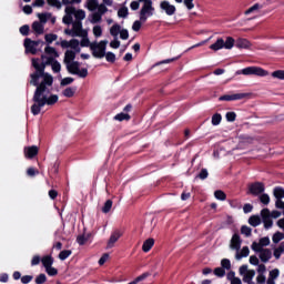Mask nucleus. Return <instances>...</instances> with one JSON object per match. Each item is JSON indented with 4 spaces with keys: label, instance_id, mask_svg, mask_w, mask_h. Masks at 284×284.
Masks as SVG:
<instances>
[{
    "label": "nucleus",
    "instance_id": "57",
    "mask_svg": "<svg viewBox=\"0 0 284 284\" xmlns=\"http://www.w3.org/2000/svg\"><path fill=\"white\" fill-rule=\"evenodd\" d=\"M260 201L261 203H263L264 205H270V195L268 194H262L260 195Z\"/></svg>",
    "mask_w": 284,
    "mask_h": 284
},
{
    "label": "nucleus",
    "instance_id": "50",
    "mask_svg": "<svg viewBox=\"0 0 284 284\" xmlns=\"http://www.w3.org/2000/svg\"><path fill=\"white\" fill-rule=\"evenodd\" d=\"M221 265L223 270H231L232 268V263L227 258H223L221 261Z\"/></svg>",
    "mask_w": 284,
    "mask_h": 284
},
{
    "label": "nucleus",
    "instance_id": "16",
    "mask_svg": "<svg viewBox=\"0 0 284 284\" xmlns=\"http://www.w3.org/2000/svg\"><path fill=\"white\" fill-rule=\"evenodd\" d=\"M250 193L254 196H258V194H263L265 192V185L261 182H255L248 186Z\"/></svg>",
    "mask_w": 284,
    "mask_h": 284
},
{
    "label": "nucleus",
    "instance_id": "27",
    "mask_svg": "<svg viewBox=\"0 0 284 284\" xmlns=\"http://www.w3.org/2000/svg\"><path fill=\"white\" fill-rule=\"evenodd\" d=\"M44 26L45 24H43L39 21H36L32 23V30H33V32H36V34H43Z\"/></svg>",
    "mask_w": 284,
    "mask_h": 284
},
{
    "label": "nucleus",
    "instance_id": "58",
    "mask_svg": "<svg viewBox=\"0 0 284 284\" xmlns=\"http://www.w3.org/2000/svg\"><path fill=\"white\" fill-rule=\"evenodd\" d=\"M45 281H48V277L45 276V274H40L36 277L37 284H43L45 283Z\"/></svg>",
    "mask_w": 284,
    "mask_h": 284
},
{
    "label": "nucleus",
    "instance_id": "37",
    "mask_svg": "<svg viewBox=\"0 0 284 284\" xmlns=\"http://www.w3.org/2000/svg\"><path fill=\"white\" fill-rule=\"evenodd\" d=\"M51 65L52 72L59 73L61 72V63L57 60H53L52 62L49 63Z\"/></svg>",
    "mask_w": 284,
    "mask_h": 284
},
{
    "label": "nucleus",
    "instance_id": "34",
    "mask_svg": "<svg viewBox=\"0 0 284 284\" xmlns=\"http://www.w3.org/2000/svg\"><path fill=\"white\" fill-rule=\"evenodd\" d=\"M92 33L95 37V39H101V37H103V28H101V26L97 24L93 27Z\"/></svg>",
    "mask_w": 284,
    "mask_h": 284
},
{
    "label": "nucleus",
    "instance_id": "49",
    "mask_svg": "<svg viewBox=\"0 0 284 284\" xmlns=\"http://www.w3.org/2000/svg\"><path fill=\"white\" fill-rule=\"evenodd\" d=\"M110 210H112V200H108L105 203H104V206L102 207V212L104 214H108V212H110Z\"/></svg>",
    "mask_w": 284,
    "mask_h": 284
},
{
    "label": "nucleus",
    "instance_id": "44",
    "mask_svg": "<svg viewBox=\"0 0 284 284\" xmlns=\"http://www.w3.org/2000/svg\"><path fill=\"white\" fill-rule=\"evenodd\" d=\"M283 239H284V234L281 232H276L273 235L272 241H273V243H281V241H283Z\"/></svg>",
    "mask_w": 284,
    "mask_h": 284
},
{
    "label": "nucleus",
    "instance_id": "55",
    "mask_svg": "<svg viewBox=\"0 0 284 284\" xmlns=\"http://www.w3.org/2000/svg\"><path fill=\"white\" fill-rule=\"evenodd\" d=\"M241 234H244V236H252V229L244 225L241 227Z\"/></svg>",
    "mask_w": 284,
    "mask_h": 284
},
{
    "label": "nucleus",
    "instance_id": "29",
    "mask_svg": "<svg viewBox=\"0 0 284 284\" xmlns=\"http://www.w3.org/2000/svg\"><path fill=\"white\" fill-rule=\"evenodd\" d=\"M247 256H250V247L244 246V247L241 250V252H237V253H236L235 258H236L237 261H241V258H245V257H247Z\"/></svg>",
    "mask_w": 284,
    "mask_h": 284
},
{
    "label": "nucleus",
    "instance_id": "62",
    "mask_svg": "<svg viewBox=\"0 0 284 284\" xmlns=\"http://www.w3.org/2000/svg\"><path fill=\"white\" fill-rule=\"evenodd\" d=\"M265 230H270L274 225V222L272 221V217H268L266 220H263Z\"/></svg>",
    "mask_w": 284,
    "mask_h": 284
},
{
    "label": "nucleus",
    "instance_id": "61",
    "mask_svg": "<svg viewBox=\"0 0 284 284\" xmlns=\"http://www.w3.org/2000/svg\"><path fill=\"white\" fill-rule=\"evenodd\" d=\"M74 83V78H64L61 80L60 85H70Z\"/></svg>",
    "mask_w": 284,
    "mask_h": 284
},
{
    "label": "nucleus",
    "instance_id": "52",
    "mask_svg": "<svg viewBox=\"0 0 284 284\" xmlns=\"http://www.w3.org/2000/svg\"><path fill=\"white\" fill-rule=\"evenodd\" d=\"M261 216H262L263 221L266 219H272V212H270L268 209H263L261 211Z\"/></svg>",
    "mask_w": 284,
    "mask_h": 284
},
{
    "label": "nucleus",
    "instance_id": "63",
    "mask_svg": "<svg viewBox=\"0 0 284 284\" xmlns=\"http://www.w3.org/2000/svg\"><path fill=\"white\" fill-rule=\"evenodd\" d=\"M77 242L79 245H85V243H88V237L85 235H79Z\"/></svg>",
    "mask_w": 284,
    "mask_h": 284
},
{
    "label": "nucleus",
    "instance_id": "41",
    "mask_svg": "<svg viewBox=\"0 0 284 284\" xmlns=\"http://www.w3.org/2000/svg\"><path fill=\"white\" fill-rule=\"evenodd\" d=\"M44 39H45L47 43H52V42L57 41V39H59V37L54 33H48L44 36Z\"/></svg>",
    "mask_w": 284,
    "mask_h": 284
},
{
    "label": "nucleus",
    "instance_id": "4",
    "mask_svg": "<svg viewBox=\"0 0 284 284\" xmlns=\"http://www.w3.org/2000/svg\"><path fill=\"white\" fill-rule=\"evenodd\" d=\"M236 43V40L232 37H226L225 41L223 38H219L213 44L210 45V50H213L214 52H219V50H232L234 48V44Z\"/></svg>",
    "mask_w": 284,
    "mask_h": 284
},
{
    "label": "nucleus",
    "instance_id": "40",
    "mask_svg": "<svg viewBox=\"0 0 284 284\" xmlns=\"http://www.w3.org/2000/svg\"><path fill=\"white\" fill-rule=\"evenodd\" d=\"M71 255H72V251L64 250V251L60 252L59 258H60V261H65V258H68Z\"/></svg>",
    "mask_w": 284,
    "mask_h": 284
},
{
    "label": "nucleus",
    "instance_id": "1",
    "mask_svg": "<svg viewBox=\"0 0 284 284\" xmlns=\"http://www.w3.org/2000/svg\"><path fill=\"white\" fill-rule=\"evenodd\" d=\"M32 65L36 72L31 73L30 84L36 85V92L33 94V104L31 112L37 116L41 113L44 105H54L59 101V95L52 94V85L54 83V77L45 72L43 65H39V59H32Z\"/></svg>",
    "mask_w": 284,
    "mask_h": 284
},
{
    "label": "nucleus",
    "instance_id": "51",
    "mask_svg": "<svg viewBox=\"0 0 284 284\" xmlns=\"http://www.w3.org/2000/svg\"><path fill=\"white\" fill-rule=\"evenodd\" d=\"M45 272L49 276H57V274H59V271H57V268L51 266H47Z\"/></svg>",
    "mask_w": 284,
    "mask_h": 284
},
{
    "label": "nucleus",
    "instance_id": "23",
    "mask_svg": "<svg viewBox=\"0 0 284 284\" xmlns=\"http://www.w3.org/2000/svg\"><path fill=\"white\" fill-rule=\"evenodd\" d=\"M84 8H87L89 12H94V10L101 8V4H99V0H87Z\"/></svg>",
    "mask_w": 284,
    "mask_h": 284
},
{
    "label": "nucleus",
    "instance_id": "32",
    "mask_svg": "<svg viewBox=\"0 0 284 284\" xmlns=\"http://www.w3.org/2000/svg\"><path fill=\"white\" fill-rule=\"evenodd\" d=\"M73 17H75L77 21H83L85 19V11L83 9H74Z\"/></svg>",
    "mask_w": 284,
    "mask_h": 284
},
{
    "label": "nucleus",
    "instance_id": "10",
    "mask_svg": "<svg viewBox=\"0 0 284 284\" xmlns=\"http://www.w3.org/2000/svg\"><path fill=\"white\" fill-rule=\"evenodd\" d=\"M105 12H108V7H105V4H100L99 10L90 16V23H92L93 26L97 23H101V21L103 20V14H105Z\"/></svg>",
    "mask_w": 284,
    "mask_h": 284
},
{
    "label": "nucleus",
    "instance_id": "47",
    "mask_svg": "<svg viewBox=\"0 0 284 284\" xmlns=\"http://www.w3.org/2000/svg\"><path fill=\"white\" fill-rule=\"evenodd\" d=\"M110 48H112L113 50H119V48H121V41H119V38H114L110 42Z\"/></svg>",
    "mask_w": 284,
    "mask_h": 284
},
{
    "label": "nucleus",
    "instance_id": "19",
    "mask_svg": "<svg viewBox=\"0 0 284 284\" xmlns=\"http://www.w3.org/2000/svg\"><path fill=\"white\" fill-rule=\"evenodd\" d=\"M267 245H270V237H262L260 239L258 242H253L251 247L253 251H258V250H265Z\"/></svg>",
    "mask_w": 284,
    "mask_h": 284
},
{
    "label": "nucleus",
    "instance_id": "3",
    "mask_svg": "<svg viewBox=\"0 0 284 284\" xmlns=\"http://www.w3.org/2000/svg\"><path fill=\"white\" fill-rule=\"evenodd\" d=\"M140 3H142L141 9L139 11V19L142 22H145L150 19V17H154V3L152 0H138Z\"/></svg>",
    "mask_w": 284,
    "mask_h": 284
},
{
    "label": "nucleus",
    "instance_id": "18",
    "mask_svg": "<svg viewBox=\"0 0 284 284\" xmlns=\"http://www.w3.org/2000/svg\"><path fill=\"white\" fill-rule=\"evenodd\" d=\"M253 252H256L258 254V258L262 261V263H267L272 258V250L270 248H261Z\"/></svg>",
    "mask_w": 284,
    "mask_h": 284
},
{
    "label": "nucleus",
    "instance_id": "20",
    "mask_svg": "<svg viewBox=\"0 0 284 284\" xmlns=\"http://www.w3.org/2000/svg\"><path fill=\"white\" fill-rule=\"evenodd\" d=\"M65 14L62 18L63 23H65V26H70V23H72L73 18L72 16H74V7L72 6H68L64 10Z\"/></svg>",
    "mask_w": 284,
    "mask_h": 284
},
{
    "label": "nucleus",
    "instance_id": "36",
    "mask_svg": "<svg viewBox=\"0 0 284 284\" xmlns=\"http://www.w3.org/2000/svg\"><path fill=\"white\" fill-rule=\"evenodd\" d=\"M250 225L253 227H258V224L261 223V216L258 215H253L248 219Z\"/></svg>",
    "mask_w": 284,
    "mask_h": 284
},
{
    "label": "nucleus",
    "instance_id": "25",
    "mask_svg": "<svg viewBox=\"0 0 284 284\" xmlns=\"http://www.w3.org/2000/svg\"><path fill=\"white\" fill-rule=\"evenodd\" d=\"M236 48L247 50L252 47V43L247 39L239 38L235 43Z\"/></svg>",
    "mask_w": 284,
    "mask_h": 284
},
{
    "label": "nucleus",
    "instance_id": "45",
    "mask_svg": "<svg viewBox=\"0 0 284 284\" xmlns=\"http://www.w3.org/2000/svg\"><path fill=\"white\" fill-rule=\"evenodd\" d=\"M128 14H129L128 7H122L118 11V17H120L121 19H125Z\"/></svg>",
    "mask_w": 284,
    "mask_h": 284
},
{
    "label": "nucleus",
    "instance_id": "14",
    "mask_svg": "<svg viewBox=\"0 0 284 284\" xmlns=\"http://www.w3.org/2000/svg\"><path fill=\"white\" fill-rule=\"evenodd\" d=\"M121 236H123V232L119 230H115L113 233H111L110 239L106 243V250H112V247L116 245V241H119Z\"/></svg>",
    "mask_w": 284,
    "mask_h": 284
},
{
    "label": "nucleus",
    "instance_id": "38",
    "mask_svg": "<svg viewBox=\"0 0 284 284\" xmlns=\"http://www.w3.org/2000/svg\"><path fill=\"white\" fill-rule=\"evenodd\" d=\"M221 121H223V116L220 113L213 114L211 120L212 125H221Z\"/></svg>",
    "mask_w": 284,
    "mask_h": 284
},
{
    "label": "nucleus",
    "instance_id": "54",
    "mask_svg": "<svg viewBox=\"0 0 284 284\" xmlns=\"http://www.w3.org/2000/svg\"><path fill=\"white\" fill-rule=\"evenodd\" d=\"M120 39H122L123 41H128V39H130V33L128 32V29L120 30Z\"/></svg>",
    "mask_w": 284,
    "mask_h": 284
},
{
    "label": "nucleus",
    "instance_id": "39",
    "mask_svg": "<svg viewBox=\"0 0 284 284\" xmlns=\"http://www.w3.org/2000/svg\"><path fill=\"white\" fill-rule=\"evenodd\" d=\"M114 120L115 121H130V114H128V113H118L114 116Z\"/></svg>",
    "mask_w": 284,
    "mask_h": 284
},
{
    "label": "nucleus",
    "instance_id": "53",
    "mask_svg": "<svg viewBox=\"0 0 284 284\" xmlns=\"http://www.w3.org/2000/svg\"><path fill=\"white\" fill-rule=\"evenodd\" d=\"M256 10H261V4L255 3L254 6H252L251 8H248L244 14H252V12H256Z\"/></svg>",
    "mask_w": 284,
    "mask_h": 284
},
{
    "label": "nucleus",
    "instance_id": "31",
    "mask_svg": "<svg viewBox=\"0 0 284 284\" xmlns=\"http://www.w3.org/2000/svg\"><path fill=\"white\" fill-rule=\"evenodd\" d=\"M41 263L45 270L47 267L52 266V264L54 263V260L52 258V256L45 255L44 257H42Z\"/></svg>",
    "mask_w": 284,
    "mask_h": 284
},
{
    "label": "nucleus",
    "instance_id": "35",
    "mask_svg": "<svg viewBox=\"0 0 284 284\" xmlns=\"http://www.w3.org/2000/svg\"><path fill=\"white\" fill-rule=\"evenodd\" d=\"M273 194L276 200H283L284 199V189L281 186H277L274 189Z\"/></svg>",
    "mask_w": 284,
    "mask_h": 284
},
{
    "label": "nucleus",
    "instance_id": "24",
    "mask_svg": "<svg viewBox=\"0 0 284 284\" xmlns=\"http://www.w3.org/2000/svg\"><path fill=\"white\" fill-rule=\"evenodd\" d=\"M37 154H39V148L37 146H29L24 149V156L27 159H33Z\"/></svg>",
    "mask_w": 284,
    "mask_h": 284
},
{
    "label": "nucleus",
    "instance_id": "12",
    "mask_svg": "<svg viewBox=\"0 0 284 284\" xmlns=\"http://www.w3.org/2000/svg\"><path fill=\"white\" fill-rule=\"evenodd\" d=\"M49 6H52L53 8H57L58 10H61L62 6H72V3H81V0H47Z\"/></svg>",
    "mask_w": 284,
    "mask_h": 284
},
{
    "label": "nucleus",
    "instance_id": "26",
    "mask_svg": "<svg viewBox=\"0 0 284 284\" xmlns=\"http://www.w3.org/2000/svg\"><path fill=\"white\" fill-rule=\"evenodd\" d=\"M120 33H121V24L115 23L110 28V34L113 39H118Z\"/></svg>",
    "mask_w": 284,
    "mask_h": 284
},
{
    "label": "nucleus",
    "instance_id": "7",
    "mask_svg": "<svg viewBox=\"0 0 284 284\" xmlns=\"http://www.w3.org/2000/svg\"><path fill=\"white\" fill-rule=\"evenodd\" d=\"M108 48V40H101L100 42H91L90 50L95 59H103L105 57V50Z\"/></svg>",
    "mask_w": 284,
    "mask_h": 284
},
{
    "label": "nucleus",
    "instance_id": "48",
    "mask_svg": "<svg viewBox=\"0 0 284 284\" xmlns=\"http://www.w3.org/2000/svg\"><path fill=\"white\" fill-rule=\"evenodd\" d=\"M214 196H215V199H217V201H225V199H226L225 192H223L221 190L215 191Z\"/></svg>",
    "mask_w": 284,
    "mask_h": 284
},
{
    "label": "nucleus",
    "instance_id": "5",
    "mask_svg": "<svg viewBox=\"0 0 284 284\" xmlns=\"http://www.w3.org/2000/svg\"><path fill=\"white\" fill-rule=\"evenodd\" d=\"M248 262L251 265H257L256 272V284H265V274L267 273V266L265 264H258V257L251 255Z\"/></svg>",
    "mask_w": 284,
    "mask_h": 284
},
{
    "label": "nucleus",
    "instance_id": "59",
    "mask_svg": "<svg viewBox=\"0 0 284 284\" xmlns=\"http://www.w3.org/2000/svg\"><path fill=\"white\" fill-rule=\"evenodd\" d=\"M225 116H226V121H229L230 123H233V121H236L235 112H227Z\"/></svg>",
    "mask_w": 284,
    "mask_h": 284
},
{
    "label": "nucleus",
    "instance_id": "21",
    "mask_svg": "<svg viewBox=\"0 0 284 284\" xmlns=\"http://www.w3.org/2000/svg\"><path fill=\"white\" fill-rule=\"evenodd\" d=\"M281 275V271L278 268H274L268 272V277L265 276L266 284H276V278Z\"/></svg>",
    "mask_w": 284,
    "mask_h": 284
},
{
    "label": "nucleus",
    "instance_id": "46",
    "mask_svg": "<svg viewBox=\"0 0 284 284\" xmlns=\"http://www.w3.org/2000/svg\"><path fill=\"white\" fill-rule=\"evenodd\" d=\"M104 57L109 63H114V61H116V54L112 52L104 53Z\"/></svg>",
    "mask_w": 284,
    "mask_h": 284
},
{
    "label": "nucleus",
    "instance_id": "6",
    "mask_svg": "<svg viewBox=\"0 0 284 284\" xmlns=\"http://www.w3.org/2000/svg\"><path fill=\"white\" fill-rule=\"evenodd\" d=\"M57 59H59V52L53 47L48 45L44 48V53L41 55L42 62H39V65L45 68L47 65H50L52 61H57Z\"/></svg>",
    "mask_w": 284,
    "mask_h": 284
},
{
    "label": "nucleus",
    "instance_id": "64",
    "mask_svg": "<svg viewBox=\"0 0 284 284\" xmlns=\"http://www.w3.org/2000/svg\"><path fill=\"white\" fill-rule=\"evenodd\" d=\"M32 278H33L32 275H24V276L21 277V283L22 284H28V283L32 282Z\"/></svg>",
    "mask_w": 284,
    "mask_h": 284
},
{
    "label": "nucleus",
    "instance_id": "9",
    "mask_svg": "<svg viewBox=\"0 0 284 284\" xmlns=\"http://www.w3.org/2000/svg\"><path fill=\"white\" fill-rule=\"evenodd\" d=\"M240 275L243 276L244 283L254 284L252 281L256 276V272L254 270H247V265H242L240 267Z\"/></svg>",
    "mask_w": 284,
    "mask_h": 284
},
{
    "label": "nucleus",
    "instance_id": "22",
    "mask_svg": "<svg viewBox=\"0 0 284 284\" xmlns=\"http://www.w3.org/2000/svg\"><path fill=\"white\" fill-rule=\"evenodd\" d=\"M230 247L231 250H236V252L241 250V236L239 234L232 236Z\"/></svg>",
    "mask_w": 284,
    "mask_h": 284
},
{
    "label": "nucleus",
    "instance_id": "2",
    "mask_svg": "<svg viewBox=\"0 0 284 284\" xmlns=\"http://www.w3.org/2000/svg\"><path fill=\"white\" fill-rule=\"evenodd\" d=\"M80 37L82 38L81 42H79V40L77 39H72L70 41L61 40L60 43L57 44L61 45V48L63 49L70 48L64 52L63 60L68 72L70 74H77L78 77H80V79H85V77H88V69H81V64H79L78 61H74V59H77V54L81 52V48H90L92 45V42H90L88 36Z\"/></svg>",
    "mask_w": 284,
    "mask_h": 284
},
{
    "label": "nucleus",
    "instance_id": "17",
    "mask_svg": "<svg viewBox=\"0 0 284 284\" xmlns=\"http://www.w3.org/2000/svg\"><path fill=\"white\" fill-rule=\"evenodd\" d=\"M248 97L247 93H234V94H225L220 97V101H241V99H245Z\"/></svg>",
    "mask_w": 284,
    "mask_h": 284
},
{
    "label": "nucleus",
    "instance_id": "60",
    "mask_svg": "<svg viewBox=\"0 0 284 284\" xmlns=\"http://www.w3.org/2000/svg\"><path fill=\"white\" fill-rule=\"evenodd\" d=\"M214 274H215V276L223 277V276H225V268H223V267H216V268L214 270Z\"/></svg>",
    "mask_w": 284,
    "mask_h": 284
},
{
    "label": "nucleus",
    "instance_id": "15",
    "mask_svg": "<svg viewBox=\"0 0 284 284\" xmlns=\"http://www.w3.org/2000/svg\"><path fill=\"white\" fill-rule=\"evenodd\" d=\"M39 43H41V42L26 39L24 40L26 52H30L31 54H37V52H38L37 48H39Z\"/></svg>",
    "mask_w": 284,
    "mask_h": 284
},
{
    "label": "nucleus",
    "instance_id": "56",
    "mask_svg": "<svg viewBox=\"0 0 284 284\" xmlns=\"http://www.w3.org/2000/svg\"><path fill=\"white\" fill-rule=\"evenodd\" d=\"M284 252V246H278L277 248L274 250L273 256L275 258H281V254Z\"/></svg>",
    "mask_w": 284,
    "mask_h": 284
},
{
    "label": "nucleus",
    "instance_id": "33",
    "mask_svg": "<svg viewBox=\"0 0 284 284\" xmlns=\"http://www.w3.org/2000/svg\"><path fill=\"white\" fill-rule=\"evenodd\" d=\"M52 18L51 13H38V19L42 26L48 23V20Z\"/></svg>",
    "mask_w": 284,
    "mask_h": 284
},
{
    "label": "nucleus",
    "instance_id": "13",
    "mask_svg": "<svg viewBox=\"0 0 284 284\" xmlns=\"http://www.w3.org/2000/svg\"><path fill=\"white\" fill-rule=\"evenodd\" d=\"M72 30L74 37H88V30L83 29V23L81 21L73 22Z\"/></svg>",
    "mask_w": 284,
    "mask_h": 284
},
{
    "label": "nucleus",
    "instance_id": "11",
    "mask_svg": "<svg viewBox=\"0 0 284 284\" xmlns=\"http://www.w3.org/2000/svg\"><path fill=\"white\" fill-rule=\"evenodd\" d=\"M160 10L168 17H174V14H176V6L170 3L168 0H162L160 2Z\"/></svg>",
    "mask_w": 284,
    "mask_h": 284
},
{
    "label": "nucleus",
    "instance_id": "43",
    "mask_svg": "<svg viewBox=\"0 0 284 284\" xmlns=\"http://www.w3.org/2000/svg\"><path fill=\"white\" fill-rule=\"evenodd\" d=\"M273 79H280L284 81V70H277L272 73Z\"/></svg>",
    "mask_w": 284,
    "mask_h": 284
},
{
    "label": "nucleus",
    "instance_id": "28",
    "mask_svg": "<svg viewBox=\"0 0 284 284\" xmlns=\"http://www.w3.org/2000/svg\"><path fill=\"white\" fill-rule=\"evenodd\" d=\"M77 94V88L69 87L62 91V97H67V99H72Z\"/></svg>",
    "mask_w": 284,
    "mask_h": 284
},
{
    "label": "nucleus",
    "instance_id": "30",
    "mask_svg": "<svg viewBox=\"0 0 284 284\" xmlns=\"http://www.w3.org/2000/svg\"><path fill=\"white\" fill-rule=\"evenodd\" d=\"M154 247V239H148L142 245L143 252H150Z\"/></svg>",
    "mask_w": 284,
    "mask_h": 284
},
{
    "label": "nucleus",
    "instance_id": "42",
    "mask_svg": "<svg viewBox=\"0 0 284 284\" xmlns=\"http://www.w3.org/2000/svg\"><path fill=\"white\" fill-rule=\"evenodd\" d=\"M143 23H145V22L141 21V19L139 18V20H135L133 22L132 30L134 32H139V30H141V26H143Z\"/></svg>",
    "mask_w": 284,
    "mask_h": 284
},
{
    "label": "nucleus",
    "instance_id": "8",
    "mask_svg": "<svg viewBox=\"0 0 284 284\" xmlns=\"http://www.w3.org/2000/svg\"><path fill=\"white\" fill-rule=\"evenodd\" d=\"M236 74H244V77H250L252 74H254L255 77H267L270 72L261 67H248L236 71Z\"/></svg>",
    "mask_w": 284,
    "mask_h": 284
}]
</instances>
